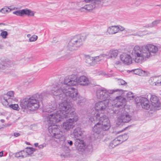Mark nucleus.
I'll use <instances>...</instances> for the list:
<instances>
[{"label": "nucleus", "mask_w": 161, "mask_h": 161, "mask_svg": "<svg viewBox=\"0 0 161 161\" xmlns=\"http://www.w3.org/2000/svg\"><path fill=\"white\" fill-rule=\"evenodd\" d=\"M157 46L153 44H148L142 46V57L143 60H146L151 56L155 55L158 52Z\"/></svg>", "instance_id": "0eeeda50"}, {"label": "nucleus", "mask_w": 161, "mask_h": 161, "mask_svg": "<svg viewBox=\"0 0 161 161\" xmlns=\"http://www.w3.org/2000/svg\"><path fill=\"white\" fill-rule=\"evenodd\" d=\"M15 157L17 158L22 157L24 158L27 157V153L24 150L21 151L15 154Z\"/></svg>", "instance_id": "7c9ffc66"}, {"label": "nucleus", "mask_w": 161, "mask_h": 161, "mask_svg": "<svg viewBox=\"0 0 161 161\" xmlns=\"http://www.w3.org/2000/svg\"><path fill=\"white\" fill-rule=\"evenodd\" d=\"M118 28V32L119 31H123L125 30V28L120 25H116Z\"/></svg>", "instance_id": "09e8293b"}, {"label": "nucleus", "mask_w": 161, "mask_h": 161, "mask_svg": "<svg viewBox=\"0 0 161 161\" xmlns=\"http://www.w3.org/2000/svg\"><path fill=\"white\" fill-rule=\"evenodd\" d=\"M12 103H9L7 107L8 106L10 108H12V109L19 111V105L18 104H11Z\"/></svg>", "instance_id": "c9c22d12"}, {"label": "nucleus", "mask_w": 161, "mask_h": 161, "mask_svg": "<svg viewBox=\"0 0 161 161\" xmlns=\"http://www.w3.org/2000/svg\"><path fill=\"white\" fill-rule=\"evenodd\" d=\"M78 95V94H77ZM77 95L76 96V100H78L77 102V104L79 106H82L84 105L85 104V103L86 102V100L84 98L82 97H77ZM73 100V99H72Z\"/></svg>", "instance_id": "cd10ccee"}, {"label": "nucleus", "mask_w": 161, "mask_h": 161, "mask_svg": "<svg viewBox=\"0 0 161 161\" xmlns=\"http://www.w3.org/2000/svg\"><path fill=\"white\" fill-rule=\"evenodd\" d=\"M135 61L136 63H140L141 61V59H140L141 55L138 56H135Z\"/></svg>", "instance_id": "49530a36"}, {"label": "nucleus", "mask_w": 161, "mask_h": 161, "mask_svg": "<svg viewBox=\"0 0 161 161\" xmlns=\"http://www.w3.org/2000/svg\"><path fill=\"white\" fill-rule=\"evenodd\" d=\"M14 136L16 137H18L20 136V134L17 133H14Z\"/></svg>", "instance_id": "864d4df0"}, {"label": "nucleus", "mask_w": 161, "mask_h": 161, "mask_svg": "<svg viewBox=\"0 0 161 161\" xmlns=\"http://www.w3.org/2000/svg\"><path fill=\"white\" fill-rule=\"evenodd\" d=\"M132 54L134 56H139L141 54V48L139 46H136L132 51Z\"/></svg>", "instance_id": "a878e982"}, {"label": "nucleus", "mask_w": 161, "mask_h": 161, "mask_svg": "<svg viewBox=\"0 0 161 161\" xmlns=\"http://www.w3.org/2000/svg\"><path fill=\"white\" fill-rule=\"evenodd\" d=\"M67 142L69 144L70 146H71L73 145V142L72 141L70 140H67Z\"/></svg>", "instance_id": "603ef678"}, {"label": "nucleus", "mask_w": 161, "mask_h": 161, "mask_svg": "<svg viewBox=\"0 0 161 161\" xmlns=\"http://www.w3.org/2000/svg\"><path fill=\"white\" fill-rule=\"evenodd\" d=\"M150 96V100L152 106L154 108H158L160 107V103L158 98L155 95H148Z\"/></svg>", "instance_id": "a211bd4d"}, {"label": "nucleus", "mask_w": 161, "mask_h": 161, "mask_svg": "<svg viewBox=\"0 0 161 161\" xmlns=\"http://www.w3.org/2000/svg\"><path fill=\"white\" fill-rule=\"evenodd\" d=\"M109 101H99L95 103L94 108L89 110L88 111V116L90 121H94L98 119V118L103 117L105 115H102L108 107Z\"/></svg>", "instance_id": "20e7f679"}, {"label": "nucleus", "mask_w": 161, "mask_h": 161, "mask_svg": "<svg viewBox=\"0 0 161 161\" xmlns=\"http://www.w3.org/2000/svg\"><path fill=\"white\" fill-rule=\"evenodd\" d=\"M38 143H36L34 144L35 146L36 147L38 146Z\"/></svg>", "instance_id": "e2e57ef3"}, {"label": "nucleus", "mask_w": 161, "mask_h": 161, "mask_svg": "<svg viewBox=\"0 0 161 161\" xmlns=\"http://www.w3.org/2000/svg\"><path fill=\"white\" fill-rule=\"evenodd\" d=\"M141 34V33L140 32H138L136 33L135 35L136 36H140V34Z\"/></svg>", "instance_id": "13d9d810"}, {"label": "nucleus", "mask_w": 161, "mask_h": 161, "mask_svg": "<svg viewBox=\"0 0 161 161\" xmlns=\"http://www.w3.org/2000/svg\"><path fill=\"white\" fill-rule=\"evenodd\" d=\"M27 37H30V36H31V35H30V34H28V35H27Z\"/></svg>", "instance_id": "0e129e2a"}, {"label": "nucleus", "mask_w": 161, "mask_h": 161, "mask_svg": "<svg viewBox=\"0 0 161 161\" xmlns=\"http://www.w3.org/2000/svg\"><path fill=\"white\" fill-rule=\"evenodd\" d=\"M119 116L118 118L116 121V123L118 125L122 124L123 123H127L130 121L131 119V116L128 113L123 109L121 110Z\"/></svg>", "instance_id": "f8f14e48"}, {"label": "nucleus", "mask_w": 161, "mask_h": 161, "mask_svg": "<svg viewBox=\"0 0 161 161\" xmlns=\"http://www.w3.org/2000/svg\"><path fill=\"white\" fill-rule=\"evenodd\" d=\"M46 146V144H42L38 146L39 148L40 149L43 148L44 147H45Z\"/></svg>", "instance_id": "8fccbe9b"}, {"label": "nucleus", "mask_w": 161, "mask_h": 161, "mask_svg": "<svg viewBox=\"0 0 161 161\" xmlns=\"http://www.w3.org/2000/svg\"><path fill=\"white\" fill-rule=\"evenodd\" d=\"M2 32L1 33L0 35L3 39H5L7 38V36L8 35V33L6 31H3V30H1Z\"/></svg>", "instance_id": "ea45409f"}, {"label": "nucleus", "mask_w": 161, "mask_h": 161, "mask_svg": "<svg viewBox=\"0 0 161 161\" xmlns=\"http://www.w3.org/2000/svg\"><path fill=\"white\" fill-rule=\"evenodd\" d=\"M13 65L12 61L7 58H4L0 62V70H8Z\"/></svg>", "instance_id": "2eb2a0df"}, {"label": "nucleus", "mask_w": 161, "mask_h": 161, "mask_svg": "<svg viewBox=\"0 0 161 161\" xmlns=\"http://www.w3.org/2000/svg\"><path fill=\"white\" fill-rule=\"evenodd\" d=\"M65 115L64 116V118H69L68 119L73 122V123L76 122L78 120V115L75 113L73 112L72 109L67 114Z\"/></svg>", "instance_id": "dca6fc26"}, {"label": "nucleus", "mask_w": 161, "mask_h": 161, "mask_svg": "<svg viewBox=\"0 0 161 161\" xmlns=\"http://www.w3.org/2000/svg\"><path fill=\"white\" fill-rule=\"evenodd\" d=\"M83 134V132L81 129L79 127L76 128L73 132V135L75 138H76L77 140L79 139L78 137L82 136Z\"/></svg>", "instance_id": "b1692460"}, {"label": "nucleus", "mask_w": 161, "mask_h": 161, "mask_svg": "<svg viewBox=\"0 0 161 161\" xmlns=\"http://www.w3.org/2000/svg\"><path fill=\"white\" fill-rule=\"evenodd\" d=\"M118 51L117 50H110L108 54V57L112 58H115L117 56Z\"/></svg>", "instance_id": "c85d7f7f"}, {"label": "nucleus", "mask_w": 161, "mask_h": 161, "mask_svg": "<svg viewBox=\"0 0 161 161\" xmlns=\"http://www.w3.org/2000/svg\"><path fill=\"white\" fill-rule=\"evenodd\" d=\"M83 44V39L80 36L74 38L69 42L66 47L68 51L72 52L76 50Z\"/></svg>", "instance_id": "9d476101"}, {"label": "nucleus", "mask_w": 161, "mask_h": 161, "mask_svg": "<svg viewBox=\"0 0 161 161\" xmlns=\"http://www.w3.org/2000/svg\"><path fill=\"white\" fill-rule=\"evenodd\" d=\"M4 115V114H3V113H0V115Z\"/></svg>", "instance_id": "69168bd1"}, {"label": "nucleus", "mask_w": 161, "mask_h": 161, "mask_svg": "<svg viewBox=\"0 0 161 161\" xmlns=\"http://www.w3.org/2000/svg\"><path fill=\"white\" fill-rule=\"evenodd\" d=\"M107 56V54H103L94 57L88 56L86 58V62L90 65L94 66L98 63L103 57Z\"/></svg>", "instance_id": "4468645a"}, {"label": "nucleus", "mask_w": 161, "mask_h": 161, "mask_svg": "<svg viewBox=\"0 0 161 161\" xmlns=\"http://www.w3.org/2000/svg\"><path fill=\"white\" fill-rule=\"evenodd\" d=\"M33 58L32 57H28L26 58V59H28L30 60V61H32L33 60Z\"/></svg>", "instance_id": "5fc2aeb1"}, {"label": "nucleus", "mask_w": 161, "mask_h": 161, "mask_svg": "<svg viewBox=\"0 0 161 161\" xmlns=\"http://www.w3.org/2000/svg\"><path fill=\"white\" fill-rule=\"evenodd\" d=\"M149 74V73L146 71H144L142 69V76H148Z\"/></svg>", "instance_id": "de8ad7c7"}, {"label": "nucleus", "mask_w": 161, "mask_h": 161, "mask_svg": "<svg viewBox=\"0 0 161 161\" xmlns=\"http://www.w3.org/2000/svg\"><path fill=\"white\" fill-rule=\"evenodd\" d=\"M127 96L129 100H133L134 99V96L131 92H128L127 94Z\"/></svg>", "instance_id": "4c0bfd02"}, {"label": "nucleus", "mask_w": 161, "mask_h": 161, "mask_svg": "<svg viewBox=\"0 0 161 161\" xmlns=\"http://www.w3.org/2000/svg\"><path fill=\"white\" fill-rule=\"evenodd\" d=\"M149 95H142V107L146 110H148L150 108V104L147 99Z\"/></svg>", "instance_id": "f3484780"}, {"label": "nucleus", "mask_w": 161, "mask_h": 161, "mask_svg": "<svg viewBox=\"0 0 161 161\" xmlns=\"http://www.w3.org/2000/svg\"><path fill=\"white\" fill-rule=\"evenodd\" d=\"M1 99L2 104L5 107H7L9 103H14L16 100L14 97V93L13 91L8 92Z\"/></svg>", "instance_id": "ddd939ff"}, {"label": "nucleus", "mask_w": 161, "mask_h": 161, "mask_svg": "<svg viewBox=\"0 0 161 161\" xmlns=\"http://www.w3.org/2000/svg\"><path fill=\"white\" fill-rule=\"evenodd\" d=\"M75 145L77 146L76 149L79 152H83L86 150V146L84 142L83 141H80L79 139H77Z\"/></svg>", "instance_id": "aec40b11"}, {"label": "nucleus", "mask_w": 161, "mask_h": 161, "mask_svg": "<svg viewBox=\"0 0 161 161\" xmlns=\"http://www.w3.org/2000/svg\"><path fill=\"white\" fill-rule=\"evenodd\" d=\"M44 93L36 94L31 97H28L21 100L20 106L22 109L27 108L31 111L37 110L39 107V102L44 97Z\"/></svg>", "instance_id": "7ed1b4c3"}, {"label": "nucleus", "mask_w": 161, "mask_h": 161, "mask_svg": "<svg viewBox=\"0 0 161 161\" xmlns=\"http://www.w3.org/2000/svg\"><path fill=\"white\" fill-rule=\"evenodd\" d=\"M157 77V86L161 85V75L158 76Z\"/></svg>", "instance_id": "a18cd8bd"}, {"label": "nucleus", "mask_w": 161, "mask_h": 161, "mask_svg": "<svg viewBox=\"0 0 161 161\" xmlns=\"http://www.w3.org/2000/svg\"><path fill=\"white\" fill-rule=\"evenodd\" d=\"M74 126V123L68 119L63 122L61 125L62 128L67 131H69L72 129Z\"/></svg>", "instance_id": "6ab92c4d"}, {"label": "nucleus", "mask_w": 161, "mask_h": 161, "mask_svg": "<svg viewBox=\"0 0 161 161\" xmlns=\"http://www.w3.org/2000/svg\"><path fill=\"white\" fill-rule=\"evenodd\" d=\"M132 71H133L135 74L140 76V74H141V70L140 69H136L132 70Z\"/></svg>", "instance_id": "37998d69"}, {"label": "nucleus", "mask_w": 161, "mask_h": 161, "mask_svg": "<svg viewBox=\"0 0 161 161\" xmlns=\"http://www.w3.org/2000/svg\"><path fill=\"white\" fill-rule=\"evenodd\" d=\"M107 31L109 34H114L118 32V28L116 25L111 26L108 28Z\"/></svg>", "instance_id": "bb28decb"}, {"label": "nucleus", "mask_w": 161, "mask_h": 161, "mask_svg": "<svg viewBox=\"0 0 161 161\" xmlns=\"http://www.w3.org/2000/svg\"><path fill=\"white\" fill-rule=\"evenodd\" d=\"M3 151H2L0 152V157H2L3 156Z\"/></svg>", "instance_id": "6e6d98bb"}, {"label": "nucleus", "mask_w": 161, "mask_h": 161, "mask_svg": "<svg viewBox=\"0 0 161 161\" xmlns=\"http://www.w3.org/2000/svg\"><path fill=\"white\" fill-rule=\"evenodd\" d=\"M149 83L151 85L157 86V77H150L148 81Z\"/></svg>", "instance_id": "2f4dec72"}, {"label": "nucleus", "mask_w": 161, "mask_h": 161, "mask_svg": "<svg viewBox=\"0 0 161 161\" xmlns=\"http://www.w3.org/2000/svg\"><path fill=\"white\" fill-rule=\"evenodd\" d=\"M121 60L124 64L129 65L132 63V59L130 56L126 53H123L120 55Z\"/></svg>", "instance_id": "412c9836"}, {"label": "nucleus", "mask_w": 161, "mask_h": 161, "mask_svg": "<svg viewBox=\"0 0 161 161\" xmlns=\"http://www.w3.org/2000/svg\"><path fill=\"white\" fill-rule=\"evenodd\" d=\"M118 137H116L114 139L112 140L110 143L109 147L110 148H113L116 146L121 144V142L119 141Z\"/></svg>", "instance_id": "393cba45"}, {"label": "nucleus", "mask_w": 161, "mask_h": 161, "mask_svg": "<svg viewBox=\"0 0 161 161\" xmlns=\"http://www.w3.org/2000/svg\"><path fill=\"white\" fill-rule=\"evenodd\" d=\"M85 2L89 4L85 5L78 9L81 12L90 11L97 7L101 3V0H84Z\"/></svg>", "instance_id": "9b49d317"}, {"label": "nucleus", "mask_w": 161, "mask_h": 161, "mask_svg": "<svg viewBox=\"0 0 161 161\" xmlns=\"http://www.w3.org/2000/svg\"><path fill=\"white\" fill-rule=\"evenodd\" d=\"M117 92L119 95L123 93V91L121 89H117L115 90H107L104 88L98 89L96 91V95L97 99L103 100V101H108L107 100L114 92Z\"/></svg>", "instance_id": "6e6552de"}, {"label": "nucleus", "mask_w": 161, "mask_h": 161, "mask_svg": "<svg viewBox=\"0 0 161 161\" xmlns=\"http://www.w3.org/2000/svg\"><path fill=\"white\" fill-rule=\"evenodd\" d=\"M64 97L62 100L58 104L57 107V111L54 113H50L47 115L46 119L48 123L50 124L59 122L62 119L64 118L65 114H67L72 109V108L69 101L72 98Z\"/></svg>", "instance_id": "f03ea898"}, {"label": "nucleus", "mask_w": 161, "mask_h": 161, "mask_svg": "<svg viewBox=\"0 0 161 161\" xmlns=\"http://www.w3.org/2000/svg\"><path fill=\"white\" fill-rule=\"evenodd\" d=\"M0 121H1L2 123H4V122H5V120H4V119H1V120H0Z\"/></svg>", "instance_id": "052dcab7"}, {"label": "nucleus", "mask_w": 161, "mask_h": 161, "mask_svg": "<svg viewBox=\"0 0 161 161\" xmlns=\"http://www.w3.org/2000/svg\"><path fill=\"white\" fill-rule=\"evenodd\" d=\"M135 102L136 104L138 106H140L141 105V100L140 97H137L135 98Z\"/></svg>", "instance_id": "a19ab883"}, {"label": "nucleus", "mask_w": 161, "mask_h": 161, "mask_svg": "<svg viewBox=\"0 0 161 161\" xmlns=\"http://www.w3.org/2000/svg\"><path fill=\"white\" fill-rule=\"evenodd\" d=\"M77 83V77L75 75L66 76L63 83L54 86L50 91L52 95L57 96L59 99L62 100L64 97L72 98L74 100L76 99L77 90L70 86H75Z\"/></svg>", "instance_id": "f257e3e1"}, {"label": "nucleus", "mask_w": 161, "mask_h": 161, "mask_svg": "<svg viewBox=\"0 0 161 161\" xmlns=\"http://www.w3.org/2000/svg\"><path fill=\"white\" fill-rule=\"evenodd\" d=\"M57 110V105L56 103H53L52 105L47 106L43 110V113H50L54 110Z\"/></svg>", "instance_id": "4be33fe9"}, {"label": "nucleus", "mask_w": 161, "mask_h": 161, "mask_svg": "<svg viewBox=\"0 0 161 161\" xmlns=\"http://www.w3.org/2000/svg\"><path fill=\"white\" fill-rule=\"evenodd\" d=\"M35 12L30 9H25V15L30 16H34Z\"/></svg>", "instance_id": "72a5a7b5"}, {"label": "nucleus", "mask_w": 161, "mask_h": 161, "mask_svg": "<svg viewBox=\"0 0 161 161\" xmlns=\"http://www.w3.org/2000/svg\"><path fill=\"white\" fill-rule=\"evenodd\" d=\"M38 38V36L35 35H32L29 38V41L30 42H33L36 41Z\"/></svg>", "instance_id": "79ce46f5"}, {"label": "nucleus", "mask_w": 161, "mask_h": 161, "mask_svg": "<svg viewBox=\"0 0 161 161\" xmlns=\"http://www.w3.org/2000/svg\"><path fill=\"white\" fill-rule=\"evenodd\" d=\"M161 22V20L160 19H157L153 22L150 24H148L145 26H143V27H146L147 28H151L153 27L156 26L158 24L160 23Z\"/></svg>", "instance_id": "c756f323"}, {"label": "nucleus", "mask_w": 161, "mask_h": 161, "mask_svg": "<svg viewBox=\"0 0 161 161\" xmlns=\"http://www.w3.org/2000/svg\"><path fill=\"white\" fill-rule=\"evenodd\" d=\"M100 75H106V74L105 73L103 72H101L100 74Z\"/></svg>", "instance_id": "4d7b16f0"}, {"label": "nucleus", "mask_w": 161, "mask_h": 161, "mask_svg": "<svg viewBox=\"0 0 161 161\" xmlns=\"http://www.w3.org/2000/svg\"><path fill=\"white\" fill-rule=\"evenodd\" d=\"M13 13L17 15L22 16L25 15V9L17 10L13 12Z\"/></svg>", "instance_id": "f704fd0d"}, {"label": "nucleus", "mask_w": 161, "mask_h": 161, "mask_svg": "<svg viewBox=\"0 0 161 161\" xmlns=\"http://www.w3.org/2000/svg\"><path fill=\"white\" fill-rule=\"evenodd\" d=\"M115 64H120V62L119 61H117L115 62Z\"/></svg>", "instance_id": "680f3d73"}, {"label": "nucleus", "mask_w": 161, "mask_h": 161, "mask_svg": "<svg viewBox=\"0 0 161 161\" xmlns=\"http://www.w3.org/2000/svg\"><path fill=\"white\" fill-rule=\"evenodd\" d=\"M76 77H77L76 76ZM77 78V77H76ZM77 80V83L76 85H77L79 82L80 84L81 85L83 86H86L89 83V81L88 80V78L85 76H80L78 79H78Z\"/></svg>", "instance_id": "5701e85b"}, {"label": "nucleus", "mask_w": 161, "mask_h": 161, "mask_svg": "<svg viewBox=\"0 0 161 161\" xmlns=\"http://www.w3.org/2000/svg\"><path fill=\"white\" fill-rule=\"evenodd\" d=\"M121 143H122L123 142L126 141L128 138V136L127 134H124L122 135L119 136H117Z\"/></svg>", "instance_id": "473e14b6"}, {"label": "nucleus", "mask_w": 161, "mask_h": 161, "mask_svg": "<svg viewBox=\"0 0 161 161\" xmlns=\"http://www.w3.org/2000/svg\"><path fill=\"white\" fill-rule=\"evenodd\" d=\"M9 8L8 7H4L0 10V12L3 14L8 13L9 12Z\"/></svg>", "instance_id": "58836bf2"}, {"label": "nucleus", "mask_w": 161, "mask_h": 161, "mask_svg": "<svg viewBox=\"0 0 161 161\" xmlns=\"http://www.w3.org/2000/svg\"><path fill=\"white\" fill-rule=\"evenodd\" d=\"M35 151V149L32 147H27L25 149V152L27 153V156L28 155H31Z\"/></svg>", "instance_id": "e433bc0d"}, {"label": "nucleus", "mask_w": 161, "mask_h": 161, "mask_svg": "<svg viewBox=\"0 0 161 161\" xmlns=\"http://www.w3.org/2000/svg\"><path fill=\"white\" fill-rule=\"evenodd\" d=\"M118 83L119 84V85H122L125 86L127 84L126 82L125 81L121 79L118 80Z\"/></svg>", "instance_id": "c03bdc74"}, {"label": "nucleus", "mask_w": 161, "mask_h": 161, "mask_svg": "<svg viewBox=\"0 0 161 161\" xmlns=\"http://www.w3.org/2000/svg\"><path fill=\"white\" fill-rule=\"evenodd\" d=\"M91 121L96 123L93 128V131L97 135H103L104 131L108 130L111 127L110 121L106 116H104L96 120Z\"/></svg>", "instance_id": "39448f33"}, {"label": "nucleus", "mask_w": 161, "mask_h": 161, "mask_svg": "<svg viewBox=\"0 0 161 161\" xmlns=\"http://www.w3.org/2000/svg\"><path fill=\"white\" fill-rule=\"evenodd\" d=\"M126 104V99L123 97H116L112 104L111 110L109 112L113 115L118 114L120 111L123 109V108Z\"/></svg>", "instance_id": "423d86ee"}, {"label": "nucleus", "mask_w": 161, "mask_h": 161, "mask_svg": "<svg viewBox=\"0 0 161 161\" xmlns=\"http://www.w3.org/2000/svg\"><path fill=\"white\" fill-rule=\"evenodd\" d=\"M15 8H9V12H10L11 11H12V10H13L15 9Z\"/></svg>", "instance_id": "bf43d9fd"}, {"label": "nucleus", "mask_w": 161, "mask_h": 161, "mask_svg": "<svg viewBox=\"0 0 161 161\" xmlns=\"http://www.w3.org/2000/svg\"><path fill=\"white\" fill-rule=\"evenodd\" d=\"M46 116H47L45 117V121L47 122L49 125L48 131L51 136L54 138L58 139L59 141H64L65 139L63 132L57 125H53L55 123L50 124L48 123L47 121Z\"/></svg>", "instance_id": "1a4fd4ad"}, {"label": "nucleus", "mask_w": 161, "mask_h": 161, "mask_svg": "<svg viewBox=\"0 0 161 161\" xmlns=\"http://www.w3.org/2000/svg\"><path fill=\"white\" fill-rule=\"evenodd\" d=\"M2 24H2V23H0V25H2Z\"/></svg>", "instance_id": "338daca9"}, {"label": "nucleus", "mask_w": 161, "mask_h": 161, "mask_svg": "<svg viewBox=\"0 0 161 161\" xmlns=\"http://www.w3.org/2000/svg\"><path fill=\"white\" fill-rule=\"evenodd\" d=\"M148 146L147 147V149H151L153 148V145L152 144H148Z\"/></svg>", "instance_id": "3c124183"}]
</instances>
